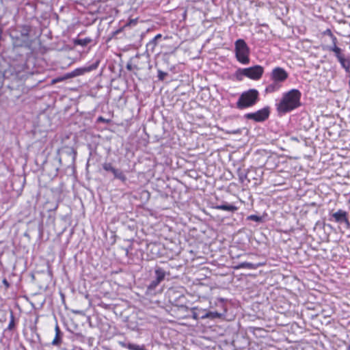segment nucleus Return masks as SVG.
<instances>
[{
    "mask_svg": "<svg viewBox=\"0 0 350 350\" xmlns=\"http://www.w3.org/2000/svg\"><path fill=\"white\" fill-rule=\"evenodd\" d=\"M263 73L264 68L260 65H256L249 68H239L236 71V77L240 81L243 79V77L258 81L262 77Z\"/></svg>",
    "mask_w": 350,
    "mask_h": 350,
    "instance_id": "4",
    "label": "nucleus"
},
{
    "mask_svg": "<svg viewBox=\"0 0 350 350\" xmlns=\"http://www.w3.org/2000/svg\"><path fill=\"white\" fill-rule=\"evenodd\" d=\"M92 42V39L88 37V38H85L76 39L74 40V44L75 45L85 46L88 44L91 43Z\"/></svg>",
    "mask_w": 350,
    "mask_h": 350,
    "instance_id": "15",
    "label": "nucleus"
},
{
    "mask_svg": "<svg viewBox=\"0 0 350 350\" xmlns=\"http://www.w3.org/2000/svg\"><path fill=\"white\" fill-rule=\"evenodd\" d=\"M269 115L270 107L267 106L255 112L245 113L244 118L254 120L256 122H261L267 120Z\"/></svg>",
    "mask_w": 350,
    "mask_h": 350,
    "instance_id": "6",
    "label": "nucleus"
},
{
    "mask_svg": "<svg viewBox=\"0 0 350 350\" xmlns=\"http://www.w3.org/2000/svg\"><path fill=\"white\" fill-rule=\"evenodd\" d=\"M120 345H121L122 347H126V346H127V345H128L127 343L122 342H120Z\"/></svg>",
    "mask_w": 350,
    "mask_h": 350,
    "instance_id": "34",
    "label": "nucleus"
},
{
    "mask_svg": "<svg viewBox=\"0 0 350 350\" xmlns=\"http://www.w3.org/2000/svg\"><path fill=\"white\" fill-rule=\"evenodd\" d=\"M70 79V77H68V73H66L65 75H64L63 76H61V77H57L56 78H54L52 81H51V83L53 84H55V83H59V82H62L63 81H65V80H67Z\"/></svg>",
    "mask_w": 350,
    "mask_h": 350,
    "instance_id": "18",
    "label": "nucleus"
},
{
    "mask_svg": "<svg viewBox=\"0 0 350 350\" xmlns=\"http://www.w3.org/2000/svg\"><path fill=\"white\" fill-rule=\"evenodd\" d=\"M262 263L254 264L248 262H243L238 264L234 269H256L258 267L262 266Z\"/></svg>",
    "mask_w": 350,
    "mask_h": 350,
    "instance_id": "11",
    "label": "nucleus"
},
{
    "mask_svg": "<svg viewBox=\"0 0 350 350\" xmlns=\"http://www.w3.org/2000/svg\"><path fill=\"white\" fill-rule=\"evenodd\" d=\"M215 208L230 212H234L238 209L234 205L228 204L227 202H224L220 205H217L215 206Z\"/></svg>",
    "mask_w": 350,
    "mask_h": 350,
    "instance_id": "12",
    "label": "nucleus"
},
{
    "mask_svg": "<svg viewBox=\"0 0 350 350\" xmlns=\"http://www.w3.org/2000/svg\"><path fill=\"white\" fill-rule=\"evenodd\" d=\"M248 174H249L248 170H243L241 168H239L237 170V174H238L240 183H243L245 182V180L247 179Z\"/></svg>",
    "mask_w": 350,
    "mask_h": 350,
    "instance_id": "13",
    "label": "nucleus"
},
{
    "mask_svg": "<svg viewBox=\"0 0 350 350\" xmlns=\"http://www.w3.org/2000/svg\"><path fill=\"white\" fill-rule=\"evenodd\" d=\"M166 75H167L166 72H163L160 70H158V78L159 80L163 81Z\"/></svg>",
    "mask_w": 350,
    "mask_h": 350,
    "instance_id": "26",
    "label": "nucleus"
},
{
    "mask_svg": "<svg viewBox=\"0 0 350 350\" xmlns=\"http://www.w3.org/2000/svg\"><path fill=\"white\" fill-rule=\"evenodd\" d=\"M113 174L116 178L120 180L122 182L124 183L126 181V176L120 170L116 169Z\"/></svg>",
    "mask_w": 350,
    "mask_h": 350,
    "instance_id": "16",
    "label": "nucleus"
},
{
    "mask_svg": "<svg viewBox=\"0 0 350 350\" xmlns=\"http://www.w3.org/2000/svg\"><path fill=\"white\" fill-rule=\"evenodd\" d=\"M99 64H100V61L96 60L94 63L92 64L90 66H85L83 67L77 68L75 69L74 70H72V72H68V77H70V79L74 78V77H76L78 76L83 75L84 74H85L87 72H90L92 70H94L98 67Z\"/></svg>",
    "mask_w": 350,
    "mask_h": 350,
    "instance_id": "9",
    "label": "nucleus"
},
{
    "mask_svg": "<svg viewBox=\"0 0 350 350\" xmlns=\"http://www.w3.org/2000/svg\"><path fill=\"white\" fill-rule=\"evenodd\" d=\"M348 213L345 211L339 209L336 212L330 214L329 221H334L338 224H345L347 228L350 227V223L347 217Z\"/></svg>",
    "mask_w": 350,
    "mask_h": 350,
    "instance_id": "10",
    "label": "nucleus"
},
{
    "mask_svg": "<svg viewBox=\"0 0 350 350\" xmlns=\"http://www.w3.org/2000/svg\"><path fill=\"white\" fill-rule=\"evenodd\" d=\"M137 23V18L131 19L129 22H127L124 26L123 28H126V27L135 26Z\"/></svg>",
    "mask_w": 350,
    "mask_h": 350,
    "instance_id": "25",
    "label": "nucleus"
},
{
    "mask_svg": "<svg viewBox=\"0 0 350 350\" xmlns=\"http://www.w3.org/2000/svg\"><path fill=\"white\" fill-rule=\"evenodd\" d=\"M55 334L61 335V331H60L59 327V326L57 325L55 326Z\"/></svg>",
    "mask_w": 350,
    "mask_h": 350,
    "instance_id": "32",
    "label": "nucleus"
},
{
    "mask_svg": "<svg viewBox=\"0 0 350 350\" xmlns=\"http://www.w3.org/2000/svg\"><path fill=\"white\" fill-rule=\"evenodd\" d=\"M332 42H333V45L332 46H337V45H336L337 38L335 36H332Z\"/></svg>",
    "mask_w": 350,
    "mask_h": 350,
    "instance_id": "31",
    "label": "nucleus"
},
{
    "mask_svg": "<svg viewBox=\"0 0 350 350\" xmlns=\"http://www.w3.org/2000/svg\"><path fill=\"white\" fill-rule=\"evenodd\" d=\"M74 313H75V314H81L82 312L80 310H76V311H74Z\"/></svg>",
    "mask_w": 350,
    "mask_h": 350,
    "instance_id": "36",
    "label": "nucleus"
},
{
    "mask_svg": "<svg viewBox=\"0 0 350 350\" xmlns=\"http://www.w3.org/2000/svg\"><path fill=\"white\" fill-rule=\"evenodd\" d=\"M259 92L256 89H250L242 92L236 103L239 109H244L255 105L259 100Z\"/></svg>",
    "mask_w": 350,
    "mask_h": 350,
    "instance_id": "3",
    "label": "nucleus"
},
{
    "mask_svg": "<svg viewBox=\"0 0 350 350\" xmlns=\"http://www.w3.org/2000/svg\"><path fill=\"white\" fill-rule=\"evenodd\" d=\"M2 282L4 284L5 288H8L10 287V283L5 278L3 280Z\"/></svg>",
    "mask_w": 350,
    "mask_h": 350,
    "instance_id": "30",
    "label": "nucleus"
},
{
    "mask_svg": "<svg viewBox=\"0 0 350 350\" xmlns=\"http://www.w3.org/2000/svg\"><path fill=\"white\" fill-rule=\"evenodd\" d=\"M327 50L334 53L336 57L339 62L341 67L347 72H350V57H345L342 51L338 46H327Z\"/></svg>",
    "mask_w": 350,
    "mask_h": 350,
    "instance_id": "8",
    "label": "nucleus"
},
{
    "mask_svg": "<svg viewBox=\"0 0 350 350\" xmlns=\"http://www.w3.org/2000/svg\"><path fill=\"white\" fill-rule=\"evenodd\" d=\"M97 120H98V122H106V123H108L109 122V120H106L105 118H103L102 116L98 117Z\"/></svg>",
    "mask_w": 350,
    "mask_h": 350,
    "instance_id": "29",
    "label": "nucleus"
},
{
    "mask_svg": "<svg viewBox=\"0 0 350 350\" xmlns=\"http://www.w3.org/2000/svg\"><path fill=\"white\" fill-rule=\"evenodd\" d=\"M235 56L239 62L243 65L250 63V48L243 39H238L234 43Z\"/></svg>",
    "mask_w": 350,
    "mask_h": 350,
    "instance_id": "5",
    "label": "nucleus"
},
{
    "mask_svg": "<svg viewBox=\"0 0 350 350\" xmlns=\"http://www.w3.org/2000/svg\"><path fill=\"white\" fill-rule=\"evenodd\" d=\"M161 282L157 280L156 278H154V280H152L150 283L148 285V290L149 291H154L156 287L160 284Z\"/></svg>",
    "mask_w": 350,
    "mask_h": 350,
    "instance_id": "19",
    "label": "nucleus"
},
{
    "mask_svg": "<svg viewBox=\"0 0 350 350\" xmlns=\"http://www.w3.org/2000/svg\"><path fill=\"white\" fill-rule=\"evenodd\" d=\"M223 316L221 313L217 312H213V311H209L208 312V319H219Z\"/></svg>",
    "mask_w": 350,
    "mask_h": 350,
    "instance_id": "20",
    "label": "nucleus"
},
{
    "mask_svg": "<svg viewBox=\"0 0 350 350\" xmlns=\"http://www.w3.org/2000/svg\"><path fill=\"white\" fill-rule=\"evenodd\" d=\"M192 318L195 320H198L200 318V313L193 311L192 312Z\"/></svg>",
    "mask_w": 350,
    "mask_h": 350,
    "instance_id": "28",
    "label": "nucleus"
},
{
    "mask_svg": "<svg viewBox=\"0 0 350 350\" xmlns=\"http://www.w3.org/2000/svg\"><path fill=\"white\" fill-rule=\"evenodd\" d=\"M154 274L155 278L161 282L164 280L166 273L162 268L158 267L154 270Z\"/></svg>",
    "mask_w": 350,
    "mask_h": 350,
    "instance_id": "14",
    "label": "nucleus"
},
{
    "mask_svg": "<svg viewBox=\"0 0 350 350\" xmlns=\"http://www.w3.org/2000/svg\"><path fill=\"white\" fill-rule=\"evenodd\" d=\"M247 220L254 221L256 222H260L262 221V218L260 216L256 215H250L247 217Z\"/></svg>",
    "mask_w": 350,
    "mask_h": 350,
    "instance_id": "22",
    "label": "nucleus"
},
{
    "mask_svg": "<svg viewBox=\"0 0 350 350\" xmlns=\"http://www.w3.org/2000/svg\"><path fill=\"white\" fill-rule=\"evenodd\" d=\"M126 68H127L129 70H131V69H132V66H131V65H130V64H127V66H126Z\"/></svg>",
    "mask_w": 350,
    "mask_h": 350,
    "instance_id": "35",
    "label": "nucleus"
},
{
    "mask_svg": "<svg viewBox=\"0 0 350 350\" xmlns=\"http://www.w3.org/2000/svg\"><path fill=\"white\" fill-rule=\"evenodd\" d=\"M301 92L297 89H291L282 93L275 105L278 113L284 115L299 108L301 105Z\"/></svg>",
    "mask_w": 350,
    "mask_h": 350,
    "instance_id": "1",
    "label": "nucleus"
},
{
    "mask_svg": "<svg viewBox=\"0 0 350 350\" xmlns=\"http://www.w3.org/2000/svg\"><path fill=\"white\" fill-rule=\"evenodd\" d=\"M200 312L202 313L200 316V319H208V312H206L204 310H200Z\"/></svg>",
    "mask_w": 350,
    "mask_h": 350,
    "instance_id": "27",
    "label": "nucleus"
},
{
    "mask_svg": "<svg viewBox=\"0 0 350 350\" xmlns=\"http://www.w3.org/2000/svg\"><path fill=\"white\" fill-rule=\"evenodd\" d=\"M14 317L13 313L11 312L10 321V323L7 327V329L12 330L14 328Z\"/></svg>",
    "mask_w": 350,
    "mask_h": 350,
    "instance_id": "24",
    "label": "nucleus"
},
{
    "mask_svg": "<svg viewBox=\"0 0 350 350\" xmlns=\"http://www.w3.org/2000/svg\"><path fill=\"white\" fill-rule=\"evenodd\" d=\"M31 31V27L28 25H23L21 27L20 37L11 36L13 40H15L14 44L18 46H29L30 44L29 41V33Z\"/></svg>",
    "mask_w": 350,
    "mask_h": 350,
    "instance_id": "7",
    "label": "nucleus"
},
{
    "mask_svg": "<svg viewBox=\"0 0 350 350\" xmlns=\"http://www.w3.org/2000/svg\"><path fill=\"white\" fill-rule=\"evenodd\" d=\"M288 78V73L284 68L279 66L273 68L269 74L271 83L266 86L265 93L272 94L278 92Z\"/></svg>",
    "mask_w": 350,
    "mask_h": 350,
    "instance_id": "2",
    "label": "nucleus"
},
{
    "mask_svg": "<svg viewBox=\"0 0 350 350\" xmlns=\"http://www.w3.org/2000/svg\"><path fill=\"white\" fill-rule=\"evenodd\" d=\"M103 168L107 172H111L113 173L116 168L113 167L111 163L105 162L103 165Z\"/></svg>",
    "mask_w": 350,
    "mask_h": 350,
    "instance_id": "21",
    "label": "nucleus"
},
{
    "mask_svg": "<svg viewBox=\"0 0 350 350\" xmlns=\"http://www.w3.org/2000/svg\"><path fill=\"white\" fill-rule=\"evenodd\" d=\"M162 37V35L159 33L157 35H156L148 44H147V47H152V51L154 50L155 46L157 45V40L159 39H160Z\"/></svg>",
    "mask_w": 350,
    "mask_h": 350,
    "instance_id": "17",
    "label": "nucleus"
},
{
    "mask_svg": "<svg viewBox=\"0 0 350 350\" xmlns=\"http://www.w3.org/2000/svg\"><path fill=\"white\" fill-rule=\"evenodd\" d=\"M62 342L61 335L55 334L54 339L52 341V345L54 346H59Z\"/></svg>",
    "mask_w": 350,
    "mask_h": 350,
    "instance_id": "23",
    "label": "nucleus"
},
{
    "mask_svg": "<svg viewBox=\"0 0 350 350\" xmlns=\"http://www.w3.org/2000/svg\"><path fill=\"white\" fill-rule=\"evenodd\" d=\"M124 28H123V27L118 30H116L115 32H114V34L116 35V34H118L119 33H120Z\"/></svg>",
    "mask_w": 350,
    "mask_h": 350,
    "instance_id": "33",
    "label": "nucleus"
}]
</instances>
